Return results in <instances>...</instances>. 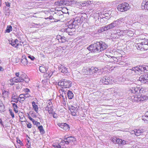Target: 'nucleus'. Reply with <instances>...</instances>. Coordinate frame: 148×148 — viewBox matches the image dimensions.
Masks as SVG:
<instances>
[{
    "instance_id": "f257e3e1",
    "label": "nucleus",
    "mask_w": 148,
    "mask_h": 148,
    "mask_svg": "<svg viewBox=\"0 0 148 148\" xmlns=\"http://www.w3.org/2000/svg\"><path fill=\"white\" fill-rule=\"evenodd\" d=\"M107 47V45L104 42H95L94 44L91 45L87 49L91 52L99 53L104 51Z\"/></svg>"
},
{
    "instance_id": "f03ea898",
    "label": "nucleus",
    "mask_w": 148,
    "mask_h": 148,
    "mask_svg": "<svg viewBox=\"0 0 148 148\" xmlns=\"http://www.w3.org/2000/svg\"><path fill=\"white\" fill-rule=\"evenodd\" d=\"M75 141V138L74 137L70 136L66 137L65 136L64 139L61 140L60 143H54L53 145L55 148H64L65 145L73 144Z\"/></svg>"
},
{
    "instance_id": "7ed1b4c3",
    "label": "nucleus",
    "mask_w": 148,
    "mask_h": 148,
    "mask_svg": "<svg viewBox=\"0 0 148 148\" xmlns=\"http://www.w3.org/2000/svg\"><path fill=\"white\" fill-rule=\"evenodd\" d=\"M85 19V18L83 17L82 15L76 17L74 19L71 20L69 22L68 25V28L72 29L74 28L76 25H77V23H82Z\"/></svg>"
},
{
    "instance_id": "20e7f679",
    "label": "nucleus",
    "mask_w": 148,
    "mask_h": 148,
    "mask_svg": "<svg viewBox=\"0 0 148 148\" xmlns=\"http://www.w3.org/2000/svg\"><path fill=\"white\" fill-rule=\"evenodd\" d=\"M72 82L69 80L63 79L59 81L58 83V85L61 86L62 88L59 90L64 93L66 92L64 88H69L71 86Z\"/></svg>"
},
{
    "instance_id": "39448f33",
    "label": "nucleus",
    "mask_w": 148,
    "mask_h": 148,
    "mask_svg": "<svg viewBox=\"0 0 148 148\" xmlns=\"http://www.w3.org/2000/svg\"><path fill=\"white\" fill-rule=\"evenodd\" d=\"M87 70L90 75L93 76L94 77H97L98 75L101 74L103 71L102 69H98L97 68L94 67L88 68Z\"/></svg>"
},
{
    "instance_id": "423d86ee",
    "label": "nucleus",
    "mask_w": 148,
    "mask_h": 148,
    "mask_svg": "<svg viewBox=\"0 0 148 148\" xmlns=\"http://www.w3.org/2000/svg\"><path fill=\"white\" fill-rule=\"evenodd\" d=\"M142 41L136 45L138 49L143 51L148 49V40L144 39H141Z\"/></svg>"
},
{
    "instance_id": "0eeeda50",
    "label": "nucleus",
    "mask_w": 148,
    "mask_h": 148,
    "mask_svg": "<svg viewBox=\"0 0 148 148\" xmlns=\"http://www.w3.org/2000/svg\"><path fill=\"white\" fill-rule=\"evenodd\" d=\"M114 81L113 78L112 76L109 77L105 76L103 77L100 80V84H111Z\"/></svg>"
},
{
    "instance_id": "6e6552de",
    "label": "nucleus",
    "mask_w": 148,
    "mask_h": 148,
    "mask_svg": "<svg viewBox=\"0 0 148 148\" xmlns=\"http://www.w3.org/2000/svg\"><path fill=\"white\" fill-rule=\"evenodd\" d=\"M130 7L129 4L125 2L117 6V9L119 11L123 12L127 11Z\"/></svg>"
},
{
    "instance_id": "1a4fd4ad",
    "label": "nucleus",
    "mask_w": 148,
    "mask_h": 148,
    "mask_svg": "<svg viewBox=\"0 0 148 148\" xmlns=\"http://www.w3.org/2000/svg\"><path fill=\"white\" fill-rule=\"evenodd\" d=\"M147 99V96L142 94H139L136 97H134V100L136 101L141 103L146 100Z\"/></svg>"
},
{
    "instance_id": "9d476101",
    "label": "nucleus",
    "mask_w": 148,
    "mask_h": 148,
    "mask_svg": "<svg viewBox=\"0 0 148 148\" xmlns=\"http://www.w3.org/2000/svg\"><path fill=\"white\" fill-rule=\"evenodd\" d=\"M143 68H142L141 66L139 67L136 66L132 68L131 69H129L127 70L128 72L132 73V71H134L137 74H139L140 71H143Z\"/></svg>"
},
{
    "instance_id": "9b49d317",
    "label": "nucleus",
    "mask_w": 148,
    "mask_h": 148,
    "mask_svg": "<svg viewBox=\"0 0 148 148\" xmlns=\"http://www.w3.org/2000/svg\"><path fill=\"white\" fill-rule=\"evenodd\" d=\"M143 90H141L140 87H132L129 90V92L135 94L142 92Z\"/></svg>"
},
{
    "instance_id": "f8f14e48",
    "label": "nucleus",
    "mask_w": 148,
    "mask_h": 148,
    "mask_svg": "<svg viewBox=\"0 0 148 148\" xmlns=\"http://www.w3.org/2000/svg\"><path fill=\"white\" fill-rule=\"evenodd\" d=\"M139 80L144 83H148V73L141 75L139 78Z\"/></svg>"
},
{
    "instance_id": "ddd939ff",
    "label": "nucleus",
    "mask_w": 148,
    "mask_h": 148,
    "mask_svg": "<svg viewBox=\"0 0 148 148\" xmlns=\"http://www.w3.org/2000/svg\"><path fill=\"white\" fill-rule=\"evenodd\" d=\"M130 31H127V30H121L120 29H118L116 30V34L119 36H124L125 35L126 33H130Z\"/></svg>"
},
{
    "instance_id": "4468645a",
    "label": "nucleus",
    "mask_w": 148,
    "mask_h": 148,
    "mask_svg": "<svg viewBox=\"0 0 148 148\" xmlns=\"http://www.w3.org/2000/svg\"><path fill=\"white\" fill-rule=\"evenodd\" d=\"M58 125L61 128L65 130H69V127L68 125L66 123H58Z\"/></svg>"
},
{
    "instance_id": "2eb2a0df",
    "label": "nucleus",
    "mask_w": 148,
    "mask_h": 148,
    "mask_svg": "<svg viewBox=\"0 0 148 148\" xmlns=\"http://www.w3.org/2000/svg\"><path fill=\"white\" fill-rule=\"evenodd\" d=\"M141 8L143 9L148 10V0H143L141 4Z\"/></svg>"
},
{
    "instance_id": "dca6fc26",
    "label": "nucleus",
    "mask_w": 148,
    "mask_h": 148,
    "mask_svg": "<svg viewBox=\"0 0 148 148\" xmlns=\"http://www.w3.org/2000/svg\"><path fill=\"white\" fill-rule=\"evenodd\" d=\"M12 100L11 102H14L16 103H17L19 101V98H17V96L15 93H13L11 97Z\"/></svg>"
},
{
    "instance_id": "f3484780",
    "label": "nucleus",
    "mask_w": 148,
    "mask_h": 148,
    "mask_svg": "<svg viewBox=\"0 0 148 148\" xmlns=\"http://www.w3.org/2000/svg\"><path fill=\"white\" fill-rule=\"evenodd\" d=\"M69 108L71 112L72 115L74 116H76L77 115L76 113L77 112V110L76 109L72 106H69Z\"/></svg>"
},
{
    "instance_id": "a211bd4d",
    "label": "nucleus",
    "mask_w": 148,
    "mask_h": 148,
    "mask_svg": "<svg viewBox=\"0 0 148 148\" xmlns=\"http://www.w3.org/2000/svg\"><path fill=\"white\" fill-rule=\"evenodd\" d=\"M147 17V16L146 15H139L138 16L137 20L139 22H143L145 21H146V18Z\"/></svg>"
},
{
    "instance_id": "6ab92c4d",
    "label": "nucleus",
    "mask_w": 148,
    "mask_h": 148,
    "mask_svg": "<svg viewBox=\"0 0 148 148\" xmlns=\"http://www.w3.org/2000/svg\"><path fill=\"white\" fill-rule=\"evenodd\" d=\"M58 69L59 71L62 73H66L68 71L67 69L62 65H60L59 66Z\"/></svg>"
},
{
    "instance_id": "aec40b11",
    "label": "nucleus",
    "mask_w": 148,
    "mask_h": 148,
    "mask_svg": "<svg viewBox=\"0 0 148 148\" xmlns=\"http://www.w3.org/2000/svg\"><path fill=\"white\" fill-rule=\"evenodd\" d=\"M123 21V19L122 18H120L116 21H113V23H114V27H115L119 26L122 23Z\"/></svg>"
},
{
    "instance_id": "412c9836",
    "label": "nucleus",
    "mask_w": 148,
    "mask_h": 148,
    "mask_svg": "<svg viewBox=\"0 0 148 148\" xmlns=\"http://www.w3.org/2000/svg\"><path fill=\"white\" fill-rule=\"evenodd\" d=\"M65 0H60L56 1L55 4L58 6H66Z\"/></svg>"
},
{
    "instance_id": "4be33fe9",
    "label": "nucleus",
    "mask_w": 148,
    "mask_h": 148,
    "mask_svg": "<svg viewBox=\"0 0 148 148\" xmlns=\"http://www.w3.org/2000/svg\"><path fill=\"white\" fill-rule=\"evenodd\" d=\"M58 40L59 42L64 43L66 41V38L64 36L59 35L57 37Z\"/></svg>"
},
{
    "instance_id": "5701e85b",
    "label": "nucleus",
    "mask_w": 148,
    "mask_h": 148,
    "mask_svg": "<svg viewBox=\"0 0 148 148\" xmlns=\"http://www.w3.org/2000/svg\"><path fill=\"white\" fill-rule=\"evenodd\" d=\"M13 80H14L15 83L23 82V78L21 76H20L19 77H14L13 78Z\"/></svg>"
},
{
    "instance_id": "b1692460",
    "label": "nucleus",
    "mask_w": 148,
    "mask_h": 148,
    "mask_svg": "<svg viewBox=\"0 0 148 148\" xmlns=\"http://www.w3.org/2000/svg\"><path fill=\"white\" fill-rule=\"evenodd\" d=\"M22 58L21 59V63L24 65H27L28 63V62L27 59L25 55L22 56Z\"/></svg>"
},
{
    "instance_id": "393cba45",
    "label": "nucleus",
    "mask_w": 148,
    "mask_h": 148,
    "mask_svg": "<svg viewBox=\"0 0 148 148\" xmlns=\"http://www.w3.org/2000/svg\"><path fill=\"white\" fill-rule=\"evenodd\" d=\"M91 1H84L83 2H81L80 3V5L82 6H89L91 3Z\"/></svg>"
},
{
    "instance_id": "a878e982",
    "label": "nucleus",
    "mask_w": 148,
    "mask_h": 148,
    "mask_svg": "<svg viewBox=\"0 0 148 148\" xmlns=\"http://www.w3.org/2000/svg\"><path fill=\"white\" fill-rule=\"evenodd\" d=\"M68 97L69 99H72L74 97V94L72 92L71 90H69L67 92Z\"/></svg>"
},
{
    "instance_id": "bb28decb",
    "label": "nucleus",
    "mask_w": 148,
    "mask_h": 148,
    "mask_svg": "<svg viewBox=\"0 0 148 148\" xmlns=\"http://www.w3.org/2000/svg\"><path fill=\"white\" fill-rule=\"evenodd\" d=\"M142 119L146 123H148V111L146 112L145 115L142 117Z\"/></svg>"
},
{
    "instance_id": "cd10ccee",
    "label": "nucleus",
    "mask_w": 148,
    "mask_h": 148,
    "mask_svg": "<svg viewBox=\"0 0 148 148\" xmlns=\"http://www.w3.org/2000/svg\"><path fill=\"white\" fill-rule=\"evenodd\" d=\"M66 6V5H71L73 4H74L75 3V2L74 0H67L65 1Z\"/></svg>"
},
{
    "instance_id": "c85d7f7f",
    "label": "nucleus",
    "mask_w": 148,
    "mask_h": 148,
    "mask_svg": "<svg viewBox=\"0 0 148 148\" xmlns=\"http://www.w3.org/2000/svg\"><path fill=\"white\" fill-rule=\"evenodd\" d=\"M47 68H45L44 65L40 66L39 68V70L42 73H45L47 70Z\"/></svg>"
},
{
    "instance_id": "c756f323",
    "label": "nucleus",
    "mask_w": 148,
    "mask_h": 148,
    "mask_svg": "<svg viewBox=\"0 0 148 148\" xmlns=\"http://www.w3.org/2000/svg\"><path fill=\"white\" fill-rule=\"evenodd\" d=\"M135 135L136 136H138L141 134L142 132H143L142 129H135Z\"/></svg>"
},
{
    "instance_id": "7c9ffc66",
    "label": "nucleus",
    "mask_w": 148,
    "mask_h": 148,
    "mask_svg": "<svg viewBox=\"0 0 148 148\" xmlns=\"http://www.w3.org/2000/svg\"><path fill=\"white\" fill-rule=\"evenodd\" d=\"M32 104L33 109L37 113L38 110V106L35 103L34 101L32 102Z\"/></svg>"
},
{
    "instance_id": "2f4dec72",
    "label": "nucleus",
    "mask_w": 148,
    "mask_h": 148,
    "mask_svg": "<svg viewBox=\"0 0 148 148\" xmlns=\"http://www.w3.org/2000/svg\"><path fill=\"white\" fill-rule=\"evenodd\" d=\"M45 110L48 111L49 113H51L52 110H53V106H47L45 108Z\"/></svg>"
},
{
    "instance_id": "473e14b6",
    "label": "nucleus",
    "mask_w": 148,
    "mask_h": 148,
    "mask_svg": "<svg viewBox=\"0 0 148 148\" xmlns=\"http://www.w3.org/2000/svg\"><path fill=\"white\" fill-rule=\"evenodd\" d=\"M10 44L13 47L16 48H18V44H16V43L14 41V40H12L10 42Z\"/></svg>"
},
{
    "instance_id": "72a5a7b5",
    "label": "nucleus",
    "mask_w": 148,
    "mask_h": 148,
    "mask_svg": "<svg viewBox=\"0 0 148 148\" xmlns=\"http://www.w3.org/2000/svg\"><path fill=\"white\" fill-rule=\"evenodd\" d=\"M119 80L121 81V84H128V83L127 82V81L124 78H120Z\"/></svg>"
},
{
    "instance_id": "f704fd0d",
    "label": "nucleus",
    "mask_w": 148,
    "mask_h": 148,
    "mask_svg": "<svg viewBox=\"0 0 148 148\" xmlns=\"http://www.w3.org/2000/svg\"><path fill=\"white\" fill-rule=\"evenodd\" d=\"M38 129L40 131V133L41 134H43L45 133V131L42 125L39 126L38 127Z\"/></svg>"
},
{
    "instance_id": "c9c22d12",
    "label": "nucleus",
    "mask_w": 148,
    "mask_h": 148,
    "mask_svg": "<svg viewBox=\"0 0 148 148\" xmlns=\"http://www.w3.org/2000/svg\"><path fill=\"white\" fill-rule=\"evenodd\" d=\"M12 28L11 25L8 26L5 31V33H9L12 31Z\"/></svg>"
},
{
    "instance_id": "e433bc0d",
    "label": "nucleus",
    "mask_w": 148,
    "mask_h": 148,
    "mask_svg": "<svg viewBox=\"0 0 148 148\" xmlns=\"http://www.w3.org/2000/svg\"><path fill=\"white\" fill-rule=\"evenodd\" d=\"M12 104L13 107L14 108V111H15L16 113H17L18 112V110H17L18 106L17 105L14 103H12Z\"/></svg>"
},
{
    "instance_id": "4c0bfd02",
    "label": "nucleus",
    "mask_w": 148,
    "mask_h": 148,
    "mask_svg": "<svg viewBox=\"0 0 148 148\" xmlns=\"http://www.w3.org/2000/svg\"><path fill=\"white\" fill-rule=\"evenodd\" d=\"M107 27L108 30L110 29H112L113 28L115 27L114 25V23H113V22L109 25H107Z\"/></svg>"
},
{
    "instance_id": "58836bf2",
    "label": "nucleus",
    "mask_w": 148,
    "mask_h": 148,
    "mask_svg": "<svg viewBox=\"0 0 148 148\" xmlns=\"http://www.w3.org/2000/svg\"><path fill=\"white\" fill-rule=\"evenodd\" d=\"M52 74H51V75L50 74H45L43 75V76L44 77L46 78V80L47 79H49L51 77Z\"/></svg>"
},
{
    "instance_id": "ea45409f",
    "label": "nucleus",
    "mask_w": 148,
    "mask_h": 148,
    "mask_svg": "<svg viewBox=\"0 0 148 148\" xmlns=\"http://www.w3.org/2000/svg\"><path fill=\"white\" fill-rule=\"evenodd\" d=\"M98 16L102 20V19H105L106 18L104 17V14L103 13L102 14L101 13H99Z\"/></svg>"
},
{
    "instance_id": "a19ab883",
    "label": "nucleus",
    "mask_w": 148,
    "mask_h": 148,
    "mask_svg": "<svg viewBox=\"0 0 148 148\" xmlns=\"http://www.w3.org/2000/svg\"><path fill=\"white\" fill-rule=\"evenodd\" d=\"M108 27L107 26V25H106L105 26L102 27L101 28V30L102 32H104V31H106L108 30Z\"/></svg>"
},
{
    "instance_id": "79ce46f5",
    "label": "nucleus",
    "mask_w": 148,
    "mask_h": 148,
    "mask_svg": "<svg viewBox=\"0 0 148 148\" xmlns=\"http://www.w3.org/2000/svg\"><path fill=\"white\" fill-rule=\"evenodd\" d=\"M23 82L24 81L25 83H27L29 81V79L27 76V77H25L24 79L23 78Z\"/></svg>"
},
{
    "instance_id": "37998d69",
    "label": "nucleus",
    "mask_w": 148,
    "mask_h": 148,
    "mask_svg": "<svg viewBox=\"0 0 148 148\" xmlns=\"http://www.w3.org/2000/svg\"><path fill=\"white\" fill-rule=\"evenodd\" d=\"M13 78L10 79V82L9 83V84L11 86H12L14 84V83H15V82H14V80H13Z\"/></svg>"
},
{
    "instance_id": "c03bdc74",
    "label": "nucleus",
    "mask_w": 148,
    "mask_h": 148,
    "mask_svg": "<svg viewBox=\"0 0 148 148\" xmlns=\"http://www.w3.org/2000/svg\"><path fill=\"white\" fill-rule=\"evenodd\" d=\"M16 88L17 89L20 90L22 88L21 84H16Z\"/></svg>"
},
{
    "instance_id": "a18cd8bd",
    "label": "nucleus",
    "mask_w": 148,
    "mask_h": 148,
    "mask_svg": "<svg viewBox=\"0 0 148 148\" xmlns=\"http://www.w3.org/2000/svg\"><path fill=\"white\" fill-rule=\"evenodd\" d=\"M9 111L10 112V115L11 116L12 118H14V113L13 112L12 110L11 109H10L9 110Z\"/></svg>"
},
{
    "instance_id": "49530a36",
    "label": "nucleus",
    "mask_w": 148,
    "mask_h": 148,
    "mask_svg": "<svg viewBox=\"0 0 148 148\" xmlns=\"http://www.w3.org/2000/svg\"><path fill=\"white\" fill-rule=\"evenodd\" d=\"M27 57L32 61L34 60L35 59V58L33 56H31L30 55H29Z\"/></svg>"
},
{
    "instance_id": "de8ad7c7",
    "label": "nucleus",
    "mask_w": 148,
    "mask_h": 148,
    "mask_svg": "<svg viewBox=\"0 0 148 148\" xmlns=\"http://www.w3.org/2000/svg\"><path fill=\"white\" fill-rule=\"evenodd\" d=\"M28 118L32 122H33V123L34 124L35 123V122H36V121H35V120L32 119L29 115V114H28Z\"/></svg>"
},
{
    "instance_id": "09e8293b",
    "label": "nucleus",
    "mask_w": 148,
    "mask_h": 148,
    "mask_svg": "<svg viewBox=\"0 0 148 148\" xmlns=\"http://www.w3.org/2000/svg\"><path fill=\"white\" fill-rule=\"evenodd\" d=\"M128 142L124 140H122L121 145H124L125 144H128Z\"/></svg>"
},
{
    "instance_id": "8fccbe9b",
    "label": "nucleus",
    "mask_w": 148,
    "mask_h": 148,
    "mask_svg": "<svg viewBox=\"0 0 148 148\" xmlns=\"http://www.w3.org/2000/svg\"><path fill=\"white\" fill-rule=\"evenodd\" d=\"M5 106L3 105H0V110L1 111H5Z\"/></svg>"
},
{
    "instance_id": "3c124183",
    "label": "nucleus",
    "mask_w": 148,
    "mask_h": 148,
    "mask_svg": "<svg viewBox=\"0 0 148 148\" xmlns=\"http://www.w3.org/2000/svg\"><path fill=\"white\" fill-rule=\"evenodd\" d=\"M9 94V92H8L7 91H6L5 90H4V91H3L2 94L3 95L5 96H8V95Z\"/></svg>"
},
{
    "instance_id": "603ef678",
    "label": "nucleus",
    "mask_w": 148,
    "mask_h": 148,
    "mask_svg": "<svg viewBox=\"0 0 148 148\" xmlns=\"http://www.w3.org/2000/svg\"><path fill=\"white\" fill-rule=\"evenodd\" d=\"M47 106H53L52 103L51 102V100H48L47 101Z\"/></svg>"
},
{
    "instance_id": "864d4df0",
    "label": "nucleus",
    "mask_w": 148,
    "mask_h": 148,
    "mask_svg": "<svg viewBox=\"0 0 148 148\" xmlns=\"http://www.w3.org/2000/svg\"><path fill=\"white\" fill-rule=\"evenodd\" d=\"M142 68H143V72L145 70L147 71L148 70V66H141Z\"/></svg>"
},
{
    "instance_id": "5fc2aeb1",
    "label": "nucleus",
    "mask_w": 148,
    "mask_h": 148,
    "mask_svg": "<svg viewBox=\"0 0 148 148\" xmlns=\"http://www.w3.org/2000/svg\"><path fill=\"white\" fill-rule=\"evenodd\" d=\"M122 139H120L118 138L117 140V144H118L119 145H121V143Z\"/></svg>"
},
{
    "instance_id": "6e6d98bb",
    "label": "nucleus",
    "mask_w": 148,
    "mask_h": 148,
    "mask_svg": "<svg viewBox=\"0 0 148 148\" xmlns=\"http://www.w3.org/2000/svg\"><path fill=\"white\" fill-rule=\"evenodd\" d=\"M108 16H109V15L108 13H105L104 14V17L106 18H105L108 19L109 18Z\"/></svg>"
},
{
    "instance_id": "4d7b16f0",
    "label": "nucleus",
    "mask_w": 148,
    "mask_h": 148,
    "mask_svg": "<svg viewBox=\"0 0 148 148\" xmlns=\"http://www.w3.org/2000/svg\"><path fill=\"white\" fill-rule=\"evenodd\" d=\"M40 25L39 23V24H35V23H33L32 25V26H34V27H37V28L38 27V26H40Z\"/></svg>"
},
{
    "instance_id": "13d9d810",
    "label": "nucleus",
    "mask_w": 148,
    "mask_h": 148,
    "mask_svg": "<svg viewBox=\"0 0 148 148\" xmlns=\"http://www.w3.org/2000/svg\"><path fill=\"white\" fill-rule=\"evenodd\" d=\"M17 142L18 143H19L22 146L23 145V143L19 139H17Z\"/></svg>"
},
{
    "instance_id": "bf43d9fd",
    "label": "nucleus",
    "mask_w": 148,
    "mask_h": 148,
    "mask_svg": "<svg viewBox=\"0 0 148 148\" xmlns=\"http://www.w3.org/2000/svg\"><path fill=\"white\" fill-rule=\"evenodd\" d=\"M49 19L50 20H52V22H54V21H54V18H53L52 16H50L48 17H47V19Z\"/></svg>"
},
{
    "instance_id": "052dcab7",
    "label": "nucleus",
    "mask_w": 148,
    "mask_h": 148,
    "mask_svg": "<svg viewBox=\"0 0 148 148\" xmlns=\"http://www.w3.org/2000/svg\"><path fill=\"white\" fill-rule=\"evenodd\" d=\"M117 138H116L115 139V138H113V139L112 140V141L113 142V143H115V144H117Z\"/></svg>"
},
{
    "instance_id": "680f3d73",
    "label": "nucleus",
    "mask_w": 148,
    "mask_h": 148,
    "mask_svg": "<svg viewBox=\"0 0 148 148\" xmlns=\"http://www.w3.org/2000/svg\"><path fill=\"white\" fill-rule=\"evenodd\" d=\"M34 124L36 125L37 127H38L39 126H40L39 125H40V122H38L37 121H36Z\"/></svg>"
},
{
    "instance_id": "e2e57ef3",
    "label": "nucleus",
    "mask_w": 148,
    "mask_h": 148,
    "mask_svg": "<svg viewBox=\"0 0 148 148\" xmlns=\"http://www.w3.org/2000/svg\"><path fill=\"white\" fill-rule=\"evenodd\" d=\"M20 98V99L24 98H25V95H24V94H20L19 95V98Z\"/></svg>"
},
{
    "instance_id": "0e129e2a",
    "label": "nucleus",
    "mask_w": 148,
    "mask_h": 148,
    "mask_svg": "<svg viewBox=\"0 0 148 148\" xmlns=\"http://www.w3.org/2000/svg\"><path fill=\"white\" fill-rule=\"evenodd\" d=\"M24 95H25V99L27 97H29L30 96V95L27 93L24 94Z\"/></svg>"
},
{
    "instance_id": "69168bd1",
    "label": "nucleus",
    "mask_w": 148,
    "mask_h": 148,
    "mask_svg": "<svg viewBox=\"0 0 148 148\" xmlns=\"http://www.w3.org/2000/svg\"><path fill=\"white\" fill-rule=\"evenodd\" d=\"M130 133L132 134H134L135 135V129L134 130H132L130 131Z\"/></svg>"
},
{
    "instance_id": "338daca9",
    "label": "nucleus",
    "mask_w": 148,
    "mask_h": 148,
    "mask_svg": "<svg viewBox=\"0 0 148 148\" xmlns=\"http://www.w3.org/2000/svg\"><path fill=\"white\" fill-rule=\"evenodd\" d=\"M24 91L25 92L27 93L29 92H30L29 89L27 88H25L24 90Z\"/></svg>"
},
{
    "instance_id": "774afa93",
    "label": "nucleus",
    "mask_w": 148,
    "mask_h": 148,
    "mask_svg": "<svg viewBox=\"0 0 148 148\" xmlns=\"http://www.w3.org/2000/svg\"><path fill=\"white\" fill-rule=\"evenodd\" d=\"M27 128H30L32 127V124L30 123H29L27 125Z\"/></svg>"
}]
</instances>
